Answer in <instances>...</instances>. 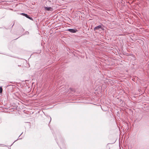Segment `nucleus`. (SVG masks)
I'll use <instances>...</instances> for the list:
<instances>
[{
	"instance_id": "obj_1",
	"label": "nucleus",
	"mask_w": 149,
	"mask_h": 149,
	"mask_svg": "<svg viewBox=\"0 0 149 149\" xmlns=\"http://www.w3.org/2000/svg\"><path fill=\"white\" fill-rule=\"evenodd\" d=\"M67 31H69L72 33H75L78 31L77 29H68L67 30Z\"/></svg>"
},
{
	"instance_id": "obj_2",
	"label": "nucleus",
	"mask_w": 149,
	"mask_h": 149,
	"mask_svg": "<svg viewBox=\"0 0 149 149\" xmlns=\"http://www.w3.org/2000/svg\"><path fill=\"white\" fill-rule=\"evenodd\" d=\"M44 9L46 10L50 11H52L53 10V9L51 7H44Z\"/></svg>"
},
{
	"instance_id": "obj_3",
	"label": "nucleus",
	"mask_w": 149,
	"mask_h": 149,
	"mask_svg": "<svg viewBox=\"0 0 149 149\" xmlns=\"http://www.w3.org/2000/svg\"><path fill=\"white\" fill-rule=\"evenodd\" d=\"M102 26L100 25H98L94 28V30L95 31L96 30H98L100 29H102Z\"/></svg>"
},
{
	"instance_id": "obj_4",
	"label": "nucleus",
	"mask_w": 149,
	"mask_h": 149,
	"mask_svg": "<svg viewBox=\"0 0 149 149\" xmlns=\"http://www.w3.org/2000/svg\"><path fill=\"white\" fill-rule=\"evenodd\" d=\"M25 17H27V18L29 19H30L32 20H33V19L32 18L29 17L27 15V16L25 15Z\"/></svg>"
},
{
	"instance_id": "obj_5",
	"label": "nucleus",
	"mask_w": 149,
	"mask_h": 149,
	"mask_svg": "<svg viewBox=\"0 0 149 149\" xmlns=\"http://www.w3.org/2000/svg\"><path fill=\"white\" fill-rule=\"evenodd\" d=\"M3 91V89L1 87H0V93H2Z\"/></svg>"
},
{
	"instance_id": "obj_6",
	"label": "nucleus",
	"mask_w": 149,
	"mask_h": 149,
	"mask_svg": "<svg viewBox=\"0 0 149 149\" xmlns=\"http://www.w3.org/2000/svg\"><path fill=\"white\" fill-rule=\"evenodd\" d=\"M21 14L22 15H23L24 16H25V15H26L27 16V14H25V13H21Z\"/></svg>"
}]
</instances>
